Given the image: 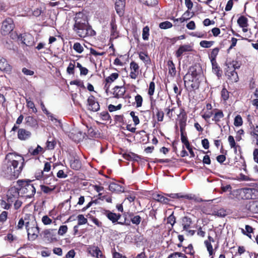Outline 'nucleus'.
<instances>
[{
	"label": "nucleus",
	"instance_id": "nucleus-56",
	"mask_svg": "<svg viewBox=\"0 0 258 258\" xmlns=\"http://www.w3.org/2000/svg\"><path fill=\"white\" fill-rule=\"evenodd\" d=\"M100 115L104 120H108L110 119V116L107 111H103L100 113Z\"/></svg>",
	"mask_w": 258,
	"mask_h": 258
},
{
	"label": "nucleus",
	"instance_id": "nucleus-53",
	"mask_svg": "<svg viewBox=\"0 0 258 258\" xmlns=\"http://www.w3.org/2000/svg\"><path fill=\"white\" fill-rule=\"evenodd\" d=\"M194 15V13H191L188 10L185 12L182 15L186 21L192 18Z\"/></svg>",
	"mask_w": 258,
	"mask_h": 258
},
{
	"label": "nucleus",
	"instance_id": "nucleus-36",
	"mask_svg": "<svg viewBox=\"0 0 258 258\" xmlns=\"http://www.w3.org/2000/svg\"><path fill=\"white\" fill-rule=\"evenodd\" d=\"M167 258H187V256L181 252H174L170 254Z\"/></svg>",
	"mask_w": 258,
	"mask_h": 258
},
{
	"label": "nucleus",
	"instance_id": "nucleus-13",
	"mask_svg": "<svg viewBox=\"0 0 258 258\" xmlns=\"http://www.w3.org/2000/svg\"><path fill=\"white\" fill-rule=\"evenodd\" d=\"M226 76L232 82H237L238 81L239 78L237 72L235 70H232L230 66H228Z\"/></svg>",
	"mask_w": 258,
	"mask_h": 258
},
{
	"label": "nucleus",
	"instance_id": "nucleus-11",
	"mask_svg": "<svg viewBox=\"0 0 258 258\" xmlns=\"http://www.w3.org/2000/svg\"><path fill=\"white\" fill-rule=\"evenodd\" d=\"M89 109L93 111H97L100 108V105L98 102L95 100L93 96H90L88 99Z\"/></svg>",
	"mask_w": 258,
	"mask_h": 258
},
{
	"label": "nucleus",
	"instance_id": "nucleus-61",
	"mask_svg": "<svg viewBox=\"0 0 258 258\" xmlns=\"http://www.w3.org/2000/svg\"><path fill=\"white\" fill-rule=\"evenodd\" d=\"M186 27L189 30H195L196 28L195 23L193 21H190L187 24Z\"/></svg>",
	"mask_w": 258,
	"mask_h": 258
},
{
	"label": "nucleus",
	"instance_id": "nucleus-39",
	"mask_svg": "<svg viewBox=\"0 0 258 258\" xmlns=\"http://www.w3.org/2000/svg\"><path fill=\"white\" fill-rule=\"evenodd\" d=\"M73 48L76 51L79 53H82L84 50L83 47L79 42H76L74 43Z\"/></svg>",
	"mask_w": 258,
	"mask_h": 258
},
{
	"label": "nucleus",
	"instance_id": "nucleus-17",
	"mask_svg": "<svg viewBox=\"0 0 258 258\" xmlns=\"http://www.w3.org/2000/svg\"><path fill=\"white\" fill-rule=\"evenodd\" d=\"M0 70L6 73H9L12 70L11 66L8 63L4 58H0Z\"/></svg>",
	"mask_w": 258,
	"mask_h": 258
},
{
	"label": "nucleus",
	"instance_id": "nucleus-51",
	"mask_svg": "<svg viewBox=\"0 0 258 258\" xmlns=\"http://www.w3.org/2000/svg\"><path fill=\"white\" fill-rule=\"evenodd\" d=\"M42 222L44 225H48L51 223L52 220L48 216L45 215L42 218Z\"/></svg>",
	"mask_w": 258,
	"mask_h": 258
},
{
	"label": "nucleus",
	"instance_id": "nucleus-59",
	"mask_svg": "<svg viewBox=\"0 0 258 258\" xmlns=\"http://www.w3.org/2000/svg\"><path fill=\"white\" fill-rule=\"evenodd\" d=\"M228 66L230 67V68L233 70H235L236 69H239L240 68V66L238 64V63L236 61H232V62L228 64Z\"/></svg>",
	"mask_w": 258,
	"mask_h": 258
},
{
	"label": "nucleus",
	"instance_id": "nucleus-40",
	"mask_svg": "<svg viewBox=\"0 0 258 258\" xmlns=\"http://www.w3.org/2000/svg\"><path fill=\"white\" fill-rule=\"evenodd\" d=\"M149 36V28L148 26H146L143 28V39L145 40H148Z\"/></svg>",
	"mask_w": 258,
	"mask_h": 258
},
{
	"label": "nucleus",
	"instance_id": "nucleus-45",
	"mask_svg": "<svg viewBox=\"0 0 258 258\" xmlns=\"http://www.w3.org/2000/svg\"><path fill=\"white\" fill-rule=\"evenodd\" d=\"M12 203H10L8 202V203H7L6 201L4 200H1L0 202V205L3 208L8 210L10 208L11 204Z\"/></svg>",
	"mask_w": 258,
	"mask_h": 258
},
{
	"label": "nucleus",
	"instance_id": "nucleus-55",
	"mask_svg": "<svg viewBox=\"0 0 258 258\" xmlns=\"http://www.w3.org/2000/svg\"><path fill=\"white\" fill-rule=\"evenodd\" d=\"M88 135L89 138H93L96 137L97 134L96 132L94 131V129L90 127L89 128H88Z\"/></svg>",
	"mask_w": 258,
	"mask_h": 258
},
{
	"label": "nucleus",
	"instance_id": "nucleus-46",
	"mask_svg": "<svg viewBox=\"0 0 258 258\" xmlns=\"http://www.w3.org/2000/svg\"><path fill=\"white\" fill-rule=\"evenodd\" d=\"M135 101L137 104V107H140L142 105L143 98L140 95H137L135 97Z\"/></svg>",
	"mask_w": 258,
	"mask_h": 258
},
{
	"label": "nucleus",
	"instance_id": "nucleus-7",
	"mask_svg": "<svg viewBox=\"0 0 258 258\" xmlns=\"http://www.w3.org/2000/svg\"><path fill=\"white\" fill-rule=\"evenodd\" d=\"M19 187H16L15 186L11 187L8 191L7 192V201L10 203L14 202L20 196Z\"/></svg>",
	"mask_w": 258,
	"mask_h": 258
},
{
	"label": "nucleus",
	"instance_id": "nucleus-33",
	"mask_svg": "<svg viewBox=\"0 0 258 258\" xmlns=\"http://www.w3.org/2000/svg\"><path fill=\"white\" fill-rule=\"evenodd\" d=\"M139 58L146 64H149L150 62L149 57L143 52L139 53Z\"/></svg>",
	"mask_w": 258,
	"mask_h": 258
},
{
	"label": "nucleus",
	"instance_id": "nucleus-30",
	"mask_svg": "<svg viewBox=\"0 0 258 258\" xmlns=\"http://www.w3.org/2000/svg\"><path fill=\"white\" fill-rule=\"evenodd\" d=\"M248 20L244 16H240L237 20V23L242 28L247 27L248 26Z\"/></svg>",
	"mask_w": 258,
	"mask_h": 258
},
{
	"label": "nucleus",
	"instance_id": "nucleus-58",
	"mask_svg": "<svg viewBox=\"0 0 258 258\" xmlns=\"http://www.w3.org/2000/svg\"><path fill=\"white\" fill-rule=\"evenodd\" d=\"M228 142L229 143L231 148H235L236 147L235 142L233 136H229L228 137Z\"/></svg>",
	"mask_w": 258,
	"mask_h": 258
},
{
	"label": "nucleus",
	"instance_id": "nucleus-43",
	"mask_svg": "<svg viewBox=\"0 0 258 258\" xmlns=\"http://www.w3.org/2000/svg\"><path fill=\"white\" fill-rule=\"evenodd\" d=\"M78 225H81L87 223V219L83 215L78 216Z\"/></svg>",
	"mask_w": 258,
	"mask_h": 258
},
{
	"label": "nucleus",
	"instance_id": "nucleus-8",
	"mask_svg": "<svg viewBox=\"0 0 258 258\" xmlns=\"http://www.w3.org/2000/svg\"><path fill=\"white\" fill-rule=\"evenodd\" d=\"M29 222H26L25 223V227L27 229L28 239L30 240H35L37 237L38 233H39V228L38 227H29Z\"/></svg>",
	"mask_w": 258,
	"mask_h": 258
},
{
	"label": "nucleus",
	"instance_id": "nucleus-32",
	"mask_svg": "<svg viewBox=\"0 0 258 258\" xmlns=\"http://www.w3.org/2000/svg\"><path fill=\"white\" fill-rule=\"evenodd\" d=\"M219 51V48L218 47H216L214 49H213L211 54H210V58L211 59V61L212 62V63L213 64V62H215L216 61V57L217 55H218Z\"/></svg>",
	"mask_w": 258,
	"mask_h": 258
},
{
	"label": "nucleus",
	"instance_id": "nucleus-48",
	"mask_svg": "<svg viewBox=\"0 0 258 258\" xmlns=\"http://www.w3.org/2000/svg\"><path fill=\"white\" fill-rule=\"evenodd\" d=\"M68 230V227L66 225H62L60 226L58 231V234L60 235H63Z\"/></svg>",
	"mask_w": 258,
	"mask_h": 258
},
{
	"label": "nucleus",
	"instance_id": "nucleus-26",
	"mask_svg": "<svg viewBox=\"0 0 258 258\" xmlns=\"http://www.w3.org/2000/svg\"><path fill=\"white\" fill-rule=\"evenodd\" d=\"M118 77V74L117 73H112L110 76L106 78V84L105 85V88L106 90L109 88V85H107L108 83H111L117 79Z\"/></svg>",
	"mask_w": 258,
	"mask_h": 258
},
{
	"label": "nucleus",
	"instance_id": "nucleus-35",
	"mask_svg": "<svg viewBox=\"0 0 258 258\" xmlns=\"http://www.w3.org/2000/svg\"><path fill=\"white\" fill-rule=\"evenodd\" d=\"M40 188L44 193L50 194L55 189V186L51 188L44 185H40Z\"/></svg>",
	"mask_w": 258,
	"mask_h": 258
},
{
	"label": "nucleus",
	"instance_id": "nucleus-21",
	"mask_svg": "<svg viewBox=\"0 0 258 258\" xmlns=\"http://www.w3.org/2000/svg\"><path fill=\"white\" fill-rule=\"evenodd\" d=\"M27 124L32 127L37 128L38 127L37 120L31 116H28L25 118Z\"/></svg>",
	"mask_w": 258,
	"mask_h": 258
},
{
	"label": "nucleus",
	"instance_id": "nucleus-28",
	"mask_svg": "<svg viewBox=\"0 0 258 258\" xmlns=\"http://www.w3.org/2000/svg\"><path fill=\"white\" fill-rule=\"evenodd\" d=\"M129 217L132 223L136 225H138L142 220V218L140 216L134 215L133 213H131Z\"/></svg>",
	"mask_w": 258,
	"mask_h": 258
},
{
	"label": "nucleus",
	"instance_id": "nucleus-16",
	"mask_svg": "<svg viewBox=\"0 0 258 258\" xmlns=\"http://www.w3.org/2000/svg\"><path fill=\"white\" fill-rule=\"evenodd\" d=\"M192 50L191 46L189 44H185L180 46L176 52L177 57L181 56L184 52H189Z\"/></svg>",
	"mask_w": 258,
	"mask_h": 258
},
{
	"label": "nucleus",
	"instance_id": "nucleus-47",
	"mask_svg": "<svg viewBox=\"0 0 258 258\" xmlns=\"http://www.w3.org/2000/svg\"><path fill=\"white\" fill-rule=\"evenodd\" d=\"M144 3L147 6L153 7L158 4L157 0H144Z\"/></svg>",
	"mask_w": 258,
	"mask_h": 258
},
{
	"label": "nucleus",
	"instance_id": "nucleus-64",
	"mask_svg": "<svg viewBox=\"0 0 258 258\" xmlns=\"http://www.w3.org/2000/svg\"><path fill=\"white\" fill-rule=\"evenodd\" d=\"M253 155L254 161L258 163V149H255L254 150Z\"/></svg>",
	"mask_w": 258,
	"mask_h": 258
},
{
	"label": "nucleus",
	"instance_id": "nucleus-5",
	"mask_svg": "<svg viewBox=\"0 0 258 258\" xmlns=\"http://www.w3.org/2000/svg\"><path fill=\"white\" fill-rule=\"evenodd\" d=\"M239 194L242 199H256L258 198V189L255 188H243L239 190Z\"/></svg>",
	"mask_w": 258,
	"mask_h": 258
},
{
	"label": "nucleus",
	"instance_id": "nucleus-63",
	"mask_svg": "<svg viewBox=\"0 0 258 258\" xmlns=\"http://www.w3.org/2000/svg\"><path fill=\"white\" fill-rule=\"evenodd\" d=\"M221 95L222 98L225 100H227L229 97L228 92L225 89H223L222 90Z\"/></svg>",
	"mask_w": 258,
	"mask_h": 258
},
{
	"label": "nucleus",
	"instance_id": "nucleus-1",
	"mask_svg": "<svg viewBox=\"0 0 258 258\" xmlns=\"http://www.w3.org/2000/svg\"><path fill=\"white\" fill-rule=\"evenodd\" d=\"M23 163L22 156L14 153H8L6 156L3 168L5 176L10 179L17 178L22 170Z\"/></svg>",
	"mask_w": 258,
	"mask_h": 258
},
{
	"label": "nucleus",
	"instance_id": "nucleus-31",
	"mask_svg": "<svg viewBox=\"0 0 258 258\" xmlns=\"http://www.w3.org/2000/svg\"><path fill=\"white\" fill-rule=\"evenodd\" d=\"M186 117L185 115H182L179 119L180 131L184 132L186 125Z\"/></svg>",
	"mask_w": 258,
	"mask_h": 258
},
{
	"label": "nucleus",
	"instance_id": "nucleus-44",
	"mask_svg": "<svg viewBox=\"0 0 258 258\" xmlns=\"http://www.w3.org/2000/svg\"><path fill=\"white\" fill-rule=\"evenodd\" d=\"M75 62L73 63H70L67 69V72L70 75H73L74 74V69H75Z\"/></svg>",
	"mask_w": 258,
	"mask_h": 258
},
{
	"label": "nucleus",
	"instance_id": "nucleus-62",
	"mask_svg": "<svg viewBox=\"0 0 258 258\" xmlns=\"http://www.w3.org/2000/svg\"><path fill=\"white\" fill-rule=\"evenodd\" d=\"M57 177L60 178H64L67 177V175L64 173L62 170H59L57 173Z\"/></svg>",
	"mask_w": 258,
	"mask_h": 258
},
{
	"label": "nucleus",
	"instance_id": "nucleus-49",
	"mask_svg": "<svg viewBox=\"0 0 258 258\" xmlns=\"http://www.w3.org/2000/svg\"><path fill=\"white\" fill-rule=\"evenodd\" d=\"M121 107H122V105L120 104H118L117 106H114L113 105L110 104L108 106V110L110 112H112V111L121 109Z\"/></svg>",
	"mask_w": 258,
	"mask_h": 258
},
{
	"label": "nucleus",
	"instance_id": "nucleus-9",
	"mask_svg": "<svg viewBox=\"0 0 258 258\" xmlns=\"http://www.w3.org/2000/svg\"><path fill=\"white\" fill-rule=\"evenodd\" d=\"M200 75V73L197 71L195 67H191L190 68V72L189 74L186 75L184 77V83L185 84H189L190 82H194L195 79Z\"/></svg>",
	"mask_w": 258,
	"mask_h": 258
},
{
	"label": "nucleus",
	"instance_id": "nucleus-54",
	"mask_svg": "<svg viewBox=\"0 0 258 258\" xmlns=\"http://www.w3.org/2000/svg\"><path fill=\"white\" fill-rule=\"evenodd\" d=\"M215 215L218 217H223L226 215V212L223 209H220L215 212Z\"/></svg>",
	"mask_w": 258,
	"mask_h": 258
},
{
	"label": "nucleus",
	"instance_id": "nucleus-50",
	"mask_svg": "<svg viewBox=\"0 0 258 258\" xmlns=\"http://www.w3.org/2000/svg\"><path fill=\"white\" fill-rule=\"evenodd\" d=\"M155 90V83L153 82H150L149 84V88L148 90V94L149 95L152 96L154 94Z\"/></svg>",
	"mask_w": 258,
	"mask_h": 258
},
{
	"label": "nucleus",
	"instance_id": "nucleus-34",
	"mask_svg": "<svg viewBox=\"0 0 258 258\" xmlns=\"http://www.w3.org/2000/svg\"><path fill=\"white\" fill-rule=\"evenodd\" d=\"M214 43V42L212 41L203 40L200 42V44L201 47L207 48L212 46Z\"/></svg>",
	"mask_w": 258,
	"mask_h": 258
},
{
	"label": "nucleus",
	"instance_id": "nucleus-4",
	"mask_svg": "<svg viewBox=\"0 0 258 258\" xmlns=\"http://www.w3.org/2000/svg\"><path fill=\"white\" fill-rule=\"evenodd\" d=\"M51 168V165L49 162H46L44 164L43 170L41 171L40 172L37 173L36 174V177L38 179L42 180L44 183L46 184H50L52 181L54 180V177L52 172L49 174H45V172H49Z\"/></svg>",
	"mask_w": 258,
	"mask_h": 258
},
{
	"label": "nucleus",
	"instance_id": "nucleus-57",
	"mask_svg": "<svg viewBox=\"0 0 258 258\" xmlns=\"http://www.w3.org/2000/svg\"><path fill=\"white\" fill-rule=\"evenodd\" d=\"M167 223L173 226L175 223V217L173 214L170 215L167 218Z\"/></svg>",
	"mask_w": 258,
	"mask_h": 258
},
{
	"label": "nucleus",
	"instance_id": "nucleus-14",
	"mask_svg": "<svg viewBox=\"0 0 258 258\" xmlns=\"http://www.w3.org/2000/svg\"><path fill=\"white\" fill-rule=\"evenodd\" d=\"M131 72L130 76L132 79H136L139 75V67L135 61H132L130 63Z\"/></svg>",
	"mask_w": 258,
	"mask_h": 258
},
{
	"label": "nucleus",
	"instance_id": "nucleus-12",
	"mask_svg": "<svg viewBox=\"0 0 258 258\" xmlns=\"http://www.w3.org/2000/svg\"><path fill=\"white\" fill-rule=\"evenodd\" d=\"M31 136V133L25 129L19 128L18 131V138L22 141L29 139Z\"/></svg>",
	"mask_w": 258,
	"mask_h": 258
},
{
	"label": "nucleus",
	"instance_id": "nucleus-6",
	"mask_svg": "<svg viewBox=\"0 0 258 258\" xmlns=\"http://www.w3.org/2000/svg\"><path fill=\"white\" fill-rule=\"evenodd\" d=\"M15 25L13 20L10 18L6 19L3 22L2 26V33L6 35L10 33L14 28Z\"/></svg>",
	"mask_w": 258,
	"mask_h": 258
},
{
	"label": "nucleus",
	"instance_id": "nucleus-27",
	"mask_svg": "<svg viewBox=\"0 0 258 258\" xmlns=\"http://www.w3.org/2000/svg\"><path fill=\"white\" fill-rule=\"evenodd\" d=\"M106 215L107 217L113 223L117 222L121 216L120 214L117 215L110 211H107L106 212Z\"/></svg>",
	"mask_w": 258,
	"mask_h": 258
},
{
	"label": "nucleus",
	"instance_id": "nucleus-18",
	"mask_svg": "<svg viewBox=\"0 0 258 258\" xmlns=\"http://www.w3.org/2000/svg\"><path fill=\"white\" fill-rule=\"evenodd\" d=\"M125 92V89L124 87L115 86L114 88L113 94L114 97L117 98L123 97Z\"/></svg>",
	"mask_w": 258,
	"mask_h": 258
},
{
	"label": "nucleus",
	"instance_id": "nucleus-23",
	"mask_svg": "<svg viewBox=\"0 0 258 258\" xmlns=\"http://www.w3.org/2000/svg\"><path fill=\"white\" fill-rule=\"evenodd\" d=\"M181 222L183 230L187 231V230L190 228V225L192 223V221L191 218L187 216H185L182 218Z\"/></svg>",
	"mask_w": 258,
	"mask_h": 258
},
{
	"label": "nucleus",
	"instance_id": "nucleus-24",
	"mask_svg": "<svg viewBox=\"0 0 258 258\" xmlns=\"http://www.w3.org/2000/svg\"><path fill=\"white\" fill-rule=\"evenodd\" d=\"M109 189L113 192H121L124 191V188L121 185L115 183H111L109 186Z\"/></svg>",
	"mask_w": 258,
	"mask_h": 258
},
{
	"label": "nucleus",
	"instance_id": "nucleus-42",
	"mask_svg": "<svg viewBox=\"0 0 258 258\" xmlns=\"http://www.w3.org/2000/svg\"><path fill=\"white\" fill-rule=\"evenodd\" d=\"M242 119L240 115H237L235 116L234 121V124L236 126H239L242 124Z\"/></svg>",
	"mask_w": 258,
	"mask_h": 258
},
{
	"label": "nucleus",
	"instance_id": "nucleus-2",
	"mask_svg": "<svg viewBox=\"0 0 258 258\" xmlns=\"http://www.w3.org/2000/svg\"><path fill=\"white\" fill-rule=\"evenodd\" d=\"M73 29L76 34L80 37H85L92 35L94 31L88 25L85 17L81 13L76 14Z\"/></svg>",
	"mask_w": 258,
	"mask_h": 258
},
{
	"label": "nucleus",
	"instance_id": "nucleus-52",
	"mask_svg": "<svg viewBox=\"0 0 258 258\" xmlns=\"http://www.w3.org/2000/svg\"><path fill=\"white\" fill-rule=\"evenodd\" d=\"M130 115L132 117L133 121L134 122L135 125H137L140 122V120L139 119V117L135 115V113L134 111H131L130 112Z\"/></svg>",
	"mask_w": 258,
	"mask_h": 258
},
{
	"label": "nucleus",
	"instance_id": "nucleus-10",
	"mask_svg": "<svg viewBox=\"0 0 258 258\" xmlns=\"http://www.w3.org/2000/svg\"><path fill=\"white\" fill-rule=\"evenodd\" d=\"M19 38L20 39L22 43L27 46H32L34 44V38L30 34L25 33L21 34Z\"/></svg>",
	"mask_w": 258,
	"mask_h": 258
},
{
	"label": "nucleus",
	"instance_id": "nucleus-20",
	"mask_svg": "<svg viewBox=\"0 0 258 258\" xmlns=\"http://www.w3.org/2000/svg\"><path fill=\"white\" fill-rule=\"evenodd\" d=\"M89 252L93 256L97 258H101L102 252L97 246H92L89 248Z\"/></svg>",
	"mask_w": 258,
	"mask_h": 258
},
{
	"label": "nucleus",
	"instance_id": "nucleus-15",
	"mask_svg": "<svg viewBox=\"0 0 258 258\" xmlns=\"http://www.w3.org/2000/svg\"><path fill=\"white\" fill-rule=\"evenodd\" d=\"M125 6V0H116L115 8L116 13L121 16L123 14L124 8Z\"/></svg>",
	"mask_w": 258,
	"mask_h": 258
},
{
	"label": "nucleus",
	"instance_id": "nucleus-19",
	"mask_svg": "<svg viewBox=\"0 0 258 258\" xmlns=\"http://www.w3.org/2000/svg\"><path fill=\"white\" fill-rule=\"evenodd\" d=\"M81 162L78 157H73L70 160L71 167L76 170H78L81 168Z\"/></svg>",
	"mask_w": 258,
	"mask_h": 258
},
{
	"label": "nucleus",
	"instance_id": "nucleus-25",
	"mask_svg": "<svg viewBox=\"0 0 258 258\" xmlns=\"http://www.w3.org/2000/svg\"><path fill=\"white\" fill-rule=\"evenodd\" d=\"M214 111L215 113H214L212 120L217 124L224 117V114L221 110L215 109Z\"/></svg>",
	"mask_w": 258,
	"mask_h": 258
},
{
	"label": "nucleus",
	"instance_id": "nucleus-38",
	"mask_svg": "<svg viewBox=\"0 0 258 258\" xmlns=\"http://www.w3.org/2000/svg\"><path fill=\"white\" fill-rule=\"evenodd\" d=\"M42 151V148H41L39 145H37V148L35 149L30 148L29 150V153L33 155H37L40 152H41Z\"/></svg>",
	"mask_w": 258,
	"mask_h": 258
},
{
	"label": "nucleus",
	"instance_id": "nucleus-37",
	"mask_svg": "<svg viewBox=\"0 0 258 258\" xmlns=\"http://www.w3.org/2000/svg\"><path fill=\"white\" fill-rule=\"evenodd\" d=\"M169 72L171 74L175 75L176 73L175 65L172 60L168 61Z\"/></svg>",
	"mask_w": 258,
	"mask_h": 258
},
{
	"label": "nucleus",
	"instance_id": "nucleus-41",
	"mask_svg": "<svg viewBox=\"0 0 258 258\" xmlns=\"http://www.w3.org/2000/svg\"><path fill=\"white\" fill-rule=\"evenodd\" d=\"M172 26V24L169 21H165L159 24V27L161 29H166L171 28Z\"/></svg>",
	"mask_w": 258,
	"mask_h": 258
},
{
	"label": "nucleus",
	"instance_id": "nucleus-29",
	"mask_svg": "<svg viewBox=\"0 0 258 258\" xmlns=\"http://www.w3.org/2000/svg\"><path fill=\"white\" fill-rule=\"evenodd\" d=\"M248 210L252 213H258V202L252 201L250 202L248 206Z\"/></svg>",
	"mask_w": 258,
	"mask_h": 258
},
{
	"label": "nucleus",
	"instance_id": "nucleus-60",
	"mask_svg": "<svg viewBox=\"0 0 258 258\" xmlns=\"http://www.w3.org/2000/svg\"><path fill=\"white\" fill-rule=\"evenodd\" d=\"M22 71L25 75L32 76L34 73L33 71L28 70L26 68H23Z\"/></svg>",
	"mask_w": 258,
	"mask_h": 258
},
{
	"label": "nucleus",
	"instance_id": "nucleus-22",
	"mask_svg": "<svg viewBox=\"0 0 258 258\" xmlns=\"http://www.w3.org/2000/svg\"><path fill=\"white\" fill-rule=\"evenodd\" d=\"M153 199L163 204H168L170 201L169 199L164 197L161 194L153 195Z\"/></svg>",
	"mask_w": 258,
	"mask_h": 258
},
{
	"label": "nucleus",
	"instance_id": "nucleus-3",
	"mask_svg": "<svg viewBox=\"0 0 258 258\" xmlns=\"http://www.w3.org/2000/svg\"><path fill=\"white\" fill-rule=\"evenodd\" d=\"M20 194L24 197L31 198L36 192V189L30 180H19L17 182Z\"/></svg>",
	"mask_w": 258,
	"mask_h": 258
}]
</instances>
